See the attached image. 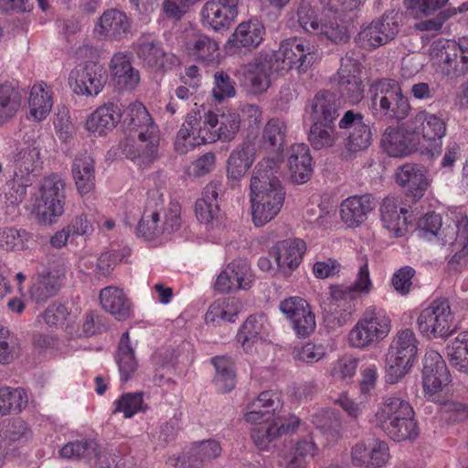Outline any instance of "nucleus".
<instances>
[{
    "label": "nucleus",
    "instance_id": "f257e3e1",
    "mask_svg": "<svg viewBox=\"0 0 468 468\" xmlns=\"http://www.w3.org/2000/svg\"><path fill=\"white\" fill-rule=\"evenodd\" d=\"M280 169L278 157L263 158L253 169L250 184L252 221L261 227L273 219L281 211L285 190L276 174Z\"/></svg>",
    "mask_w": 468,
    "mask_h": 468
},
{
    "label": "nucleus",
    "instance_id": "f03ea898",
    "mask_svg": "<svg viewBox=\"0 0 468 468\" xmlns=\"http://www.w3.org/2000/svg\"><path fill=\"white\" fill-rule=\"evenodd\" d=\"M372 423L397 442L414 441L420 434L413 407L399 396L382 399L374 413Z\"/></svg>",
    "mask_w": 468,
    "mask_h": 468
},
{
    "label": "nucleus",
    "instance_id": "7ed1b4c3",
    "mask_svg": "<svg viewBox=\"0 0 468 468\" xmlns=\"http://www.w3.org/2000/svg\"><path fill=\"white\" fill-rule=\"evenodd\" d=\"M367 108L375 119L397 122L405 120L411 110L400 84L392 79L377 80L370 84Z\"/></svg>",
    "mask_w": 468,
    "mask_h": 468
},
{
    "label": "nucleus",
    "instance_id": "20e7f679",
    "mask_svg": "<svg viewBox=\"0 0 468 468\" xmlns=\"http://www.w3.org/2000/svg\"><path fill=\"white\" fill-rule=\"evenodd\" d=\"M419 341L410 328L398 330L386 356V380L399 382L410 371L418 353Z\"/></svg>",
    "mask_w": 468,
    "mask_h": 468
},
{
    "label": "nucleus",
    "instance_id": "39448f33",
    "mask_svg": "<svg viewBox=\"0 0 468 468\" xmlns=\"http://www.w3.org/2000/svg\"><path fill=\"white\" fill-rule=\"evenodd\" d=\"M391 330V319L376 306L366 308L348 334V342L356 348H366L385 339Z\"/></svg>",
    "mask_w": 468,
    "mask_h": 468
},
{
    "label": "nucleus",
    "instance_id": "423d86ee",
    "mask_svg": "<svg viewBox=\"0 0 468 468\" xmlns=\"http://www.w3.org/2000/svg\"><path fill=\"white\" fill-rule=\"evenodd\" d=\"M431 56L442 74L449 78L463 77L468 73V39H439L431 47Z\"/></svg>",
    "mask_w": 468,
    "mask_h": 468
},
{
    "label": "nucleus",
    "instance_id": "0eeeda50",
    "mask_svg": "<svg viewBox=\"0 0 468 468\" xmlns=\"http://www.w3.org/2000/svg\"><path fill=\"white\" fill-rule=\"evenodd\" d=\"M409 131L419 139L420 151L431 155L440 154L442 138L446 133V124L437 114L425 110L418 112L409 121Z\"/></svg>",
    "mask_w": 468,
    "mask_h": 468
},
{
    "label": "nucleus",
    "instance_id": "6e6552de",
    "mask_svg": "<svg viewBox=\"0 0 468 468\" xmlns=\"http://www.w3.org/2000/svg\"><path fill=\"white\" fill-rule=\"evenodd\" d=\"M268 54L279 72L292 69L299 73L305 72L317 59L315 47L304 45L303 40L296 37L283 40L277 50L269 51Z\"/></svg>",
    "mask_w": 468,
    "mask_h": 468
},
{
    "label": "nucleus",
    "instance_id": "1a4fd4ad",
    "mask_svg": "<svg viewBox=\"0 0 468 468\" xmlns=\"http://www.w3.org/2000/svg\"><path fill=\"white\" fill-rule=\"evenodd\" d=\"M65 205V182L58 175L45 177L36 199V211L44 224L53 223L63 214Z\"/></svg>",
    "mask_w": 468,
    "mask_h": 468
},
{
    "label": "nucleus",
    "instance_id": "9d476101",
    "mask_svg": "<svg viewBox=\"0 0 468 468\" xmlns=\"http://www.w3.org/2000/svg\"><path fill=\"white\" fill-rule=\"evenodd\" d=\"M453 314L447 300H435L423 309L417 318L420 333L428 338L450 336L452 327Z\"/></svg>",
    "mask_w": 468,
    "mask_h": 468
},
{
    "label": "nucleus",
    "instance_id": "9b49d317",
    "mask_svg": "<svg viewBox=\"0 0 468 468\" xmlns=\"http://www.w3.org/2000/svg\"><path fill=\"white\" fill-rule=\"evenodd\" d=\"M240 123V115L235 110L229 109L220 113L208 111L204 113L203 125L199 133L204 144L217 141L229 143L239 133Z\"/></svg>",
    "mask_w": 468,
    "mask_h": 468
},
{
    "label": "nucleus",
    "instance_id": "f8f14e48",
    "mask_svg": "<svg viewBox=\"0 0 468 468\" xmlns=\"http://www.w3.org/2000/svg\"><path fill=\"white\" fill-rule=\"evenodd\" d=\"M159 141L158 126H152L145 132L129 133L122 144V151L137 165L145 167L156 160Z\"/></svg>",
    "mask_w": 468,
    "mask_h": 468
},
{
    "label": "nucleus",
    "instance_id": "ddd939ff",
    "mask_svg": "<svg viewBox=\"0 0 468 468\" xmlns=\"http://www.w3.org/2000/svg\"><path fill=\"white\" fill-rule=\"evenodd\" d=\"M133 48L143 67L152 70H168L179 65V59L164 50L161 42L151 34H143L133 43Z\"/></svg>",
    "mask_w": 468,
    "mask_h": 468
},
{
    "label": "nucleus",
    "instance_id": "4468645a",
    "mask_svg": "<svg viewBox=\"0 0 468 468\" xmlns=\"http://www.w3.org/2000/svg\"><path fill=\"white\" fill-rule=\"evenodd\" d=\"M69 80L77 95L97 96L102 90L105 81L103 67L93 61L85 62L71 71Z\"/></svg>",
    "mask_w": 468,
    "mask_h": 468
},
{
    "label": "nucleus",
    "instance_id": "2eb2a0df",
    "mask_svg": "<svg viewBox=\"0 0 468 468\" xmlns=\"http://www.w3.org/2000/svg\"><path fill=\"white\" fill-rule=\"evenodd\" d=\"M65 459H78L91 463L95 460L97 468H121L115 458L102 452L95 440L76 441L65 444L59 451Z\"/></svg>",
    "mask_w": 468,
    "mask_h": 468
},
{
    "label": "nucleus",
    "instance_id": "dca6fc26",
    "mask_svg": "<svg viewBox=\"0 0 468 468\" xmlns=\"http://www.w3.org/2000/svg\"><path fill=\"white\" fill-rule=\"evenodd\" d=\"M240 0H208L200 15L203 25L215 31L227 30L238 16Z\"/></svg>",
    "mask_w": 468,
    "mask_h": 468
},
{
    "label": "nucleus",
    "instance_id": "f3484780",
    "mask_svg": "<svg viewBox=\"0 0 468 468\" xmlns=\"http://www.w3.org/2000/svg\"><path fill=\"white\" fill-rule=\"evenodd\" d=\"M443 245H449L453 253L448 261L449 268L460 271L468 265V217L461 216L459 225L446 228Z\"/></svg>",
    "mask_w": 468,
    "mask_h": 468
},
{
    "label": "nucleus",
    "instance_id": "a211bd4d",
    "mask_svg": "<svg viewBox=\"0 0 468 468\" xmlns=\"http://www.w3.org/2000/svg\"><path fill=\"white\" fill-rule=\"evenodd\" d=\"M253 282L250 263L243 259L232 261L218 274L215 290L219 292H230L239 290H248Z\"/></svg>",
    "mask_w": 468,
    "mask_h": 468
},
{
    "label": "nucleus",
    "instance_id": "6ab92c4d",
    "mask_svg": "<svg viewBox=\"0 0 468 468\" xmlns=\"http://www.w3.org/2000/svg\"><path fill=\"white\" fill-rule=\"evenodd\" d=\"M131 27V20L124 12L111 8L98 18L93 34L100 40L119 41L130 33Z\"/></svg>",
    "mask_w": 468,
    "mask_h": 468
},
{
    "label": "nucleus",
    "instance_id": "aec40b11",
    "mask_svg": "<svg viewBox=\"0 0 468 468\" xmlns=\"http://www.w3.org/2000/svg\"><path fill=\"white\" fill-rule=\"evenodd\" d=\"M338 87L344 98L352 104L360 102L364 98L365 86L360 74L359 62L348 56L341 59L338 69Z\"/></svg>",
    "mask_w": 468,
    "mask_h": 468
},
{
    "label": "nucleus",
    "instance_id": "412c9836",
    "mask_svg": "<svg viewBox=\"0 0 468 468\" xmlns=\"http://www.w3.org/2000/svg\"><path fill=\"white\" fill-rule=\"evenodd\" d=\"M338 126L340 129L349 131L346 139V147L349 152L363 151L370 145L371 130L364 122V116L360 112H355L352 110L346 112L339 121Z\"/></svg>",
    "mask_w": 468,
    "mask_h": 468
},
{
    "label": "nucleus",
    "instance_id": "4be33fe9",
    "mask_svg": "<svg viewBox=\"0 0 468 468\" xmlns=\"http://www.w3.org/2000/svg\"><path fill=\"white\" fill-rule=\"evenodd\" d=\"M258 142L255 138L246 139L237 145L227 160V176L229 180H240L255 161Z\"/></svg>",
    "mask_w": 468,
    "mask_h": 468
},
{
    "label": "nucleus",
    "instance_id": "5701e85b",
    "mask_svg": "<svg viewBox=\"0 0 468 468\" xmlns=\"http://www.w3.org/2000/svg\"><path fill=\"white\" fill-rule=\"evenodd\" d=\"M66 268L62 261H58L54 266L38 273L36 282L30 289V295L36 302H46L54 297L60 290Z\"/></svg>",
    "mask_w": 468,
    "mask_h": 468
},
{
    "label": "nucleus",
    "instance_id": "b1692460",
    "mask_svg": "<svg viewBox=\"0 0 468 468\" xmlns=\"http://www.w3.org/2000/svg\"><path fill=\"white\" fill-rule=\"evenodd\" d=\"M381 144L385 152L393 157H400L410 152L420 151L419 139L410 133L409 122L404 129L388 127L382 135Z\"/></svg>",
    "mask_w": 468,
    "mask_h": 468
},
{
    "label": "nucleus",
    "instance_id": "393cba45",
    "mask_svg": "<svg viewBox=\"0 0 468 468\" xmlns=\"http://www.w3.org/2000/svg\"><path fill=\"white\" fill-rule=\"evenodd\" d=\"M376 205L375 198L369 194L349 197L340 205V218L347 227H358L367 219Z\"/></svg>",
    "mask_w": 468,
    "mask_h": 468
},
{
    "label": "nucleus",
    "instance_id": "a878e982",
    "mask_svg": "<svg viewBox=\"0 0 468 468\" xmlns=\"http://www.w3.org/2000/svg\"><path fill=\"white\" fill-rule=\"evenodd\" d=\"M396 182L411 194L414 199L420 198L427 190L430 180L427 169L418 164L407 163L397 168Z\"/></svg>",
    "mask_w": 468,
    "mask_h": 468
},
{
    "label": "nucleus",
    "instance_id": "bb28decb",
    "mask_svg": "<svg viewBox=\"0 0 468 468\" xmlns=\"http://www.w3.org/2000/svg\"><path fill=\"white\" fill-rule=\"evenodd\" d=\"M282 407L281 399L276 393L263 391L248 405L244 419L249 423L271 422Z\"/></svg>",
    "mask_w": 468,
    "mask_h": 468
},
{
    "label": "nucleus",
    "instance_id": "cd10ccee",
    "mask_svg": "<svg viewBox=\"0 0 468 468\" xmlns=\"http://www.w3.org/2000/svg\"><path fill=\"white\" fill-rule=\"evenodd\" d=\"M269 335V323L262 314H253L247 318L237 334V339L246 353H252Z\"/></svg>",
    "mask_w": 468,
    "mask_h": 468
},
{
    "label": "nucleus",
    "instance_id": "c85d7f7f",
    "mask_svg": "<svg viewBox=\"0 0 468 468\" xmlns=\"http://www.w3.org/2000/svg\"><path fill=\"white\" fill-rule=\"evenodd\" d=\"M306 246L303 239H287L277 242L271 250L278 268L283 271L296 269L302 261Z\"/></svg>",
    "mask_w": 468,
    "mask_h": 468
},
{
    "label": "nucleus",
    "instance_id": "c756f323",
    "mask_svg": "<svg viewBox=\"0 0 468 468\" xmlns=\"http://www.w3.org/2000/svg\"><path fill=\"white\" fill-rule=\"evenodd\" d=\"M276 70L275 63L268 52L261 53L253 62L248 64L245 80L255 93L266 90L271 83V76Z\"/></svg>",
    "mask_w": 468,
    "mask_h": 468
},
{
    "label": "nucleus",
    "instance_id": "7c9ffc66",
    "mask_svg": "<svg viewBox=\"0 0 468 468\" xmlns=\"http://www.w3.org/2000/svg\"><path fill=\"white\" fill-rule=\"evenodd\" d=\"M204 115L199 111L189 112L179 129L176 140V150L180 154H186L195 145L204 144L199 130L202 129Z\"/></svg>",
    "mask_w": 468,
    "mask_h": 468
},
{
    "label": "nucleus",
    "instance_id": "2f4dec72",
    "mask_svg": "<svg viewBox=\"0 0 468 468\" xmlns=\"http://www.w3.org/2000/svg\"><path fill=\"white\" fill-rule=\"evenodd\" d=\"M109 69L112 80L120 89L133 90L140 82L139 70L133 66L127 53L113 54Z\"/></svg>",
    "mask_w": 468,
    "mask_h": 468
},
{
    "label": "nucleus",
    "instance_id": "473e14b6",
    "mask_svg": "<svg viewBox=\"0 0 468 468\" xmlns=\"http://www.w3.org/2000/svg\"><path fill=\"white\" fill-rule=\"evenodd\" d=\"M288 166L292 183L304 184L311 178L313 158L305 144H296L291 147Z\"/></svg>",
    "mask_w": 468,
    "mask_h": 468
},
{
    "label": "nucleus",
    "instance_id": "72a5a7b5",
    "mask_svg": "<svg viewBox=\"0 0 468 468\" xmlns=\"http://www.w3.org/2000/svg\"><path fill=\"white\" fill-rule=\"evenodd\" d=\"M221 450L219 442L215 440L196 442L187 452H183L178 457L177 463L183 468H201L219 456Z\"/></svg>",
    "mask_w": 468,
    "mask_h": 468
},
{
    "label": "nucleus",
    "instance_id": "f704fd0d",
    "mask_svg": "<svg viewBox=\"0 0 468 468\" xmlns=\"http://www.w3.org/2000/svg\"><path fill=\"white\" fill-rule=\"evenodd\" d=\"M100 302L102 308L117 320H126L132 315L133 305L122 290L109 286L100 292Z\"/></svg>",
    "mask_w": 468,
    "mask_h": 468
},
{
    "label": "nucleus",
    "instance_id": "c9c22d12",
    "mask_svg": "<svg viewBox=\"0 0 468 468\" xmlns=\"http://www.w3.org/2000/svg\"><path fill=\"white\" fill-rule=\"evenodd\" d=\"M339 101L335 94L321 90L311 102L310 117L312 122L334 124L339 115Z\"/></svg>",
    "mask_w": 468,
    "mask_h": 468
},
{
    "label": "nucleus",
    "instance_id": "e433bc0d",
    "mask_svg": "<svg viewBox=\"0 0 468 468\" xmlns=\"http://www.w3.org/2000/svg\"><path fill=\"white\" fill-rule=\"evenodd\" d=\"M121 110L117 103L109 102L97 108L87 119L86 129L102 135L112 130L121 119Z\"/></svg>",
    "mask_w": 468,
    "mask_h": 468
},
{
    "label": "nucleus",
    "instance_id": "4c0bfd02",
    "mask_svg": "<svg viewBox=\"0 0 468 468\" xmlns=\"http://www.w3.org/2000/svg\"><path fill=\"white\" fill-rule=\"evenodd\" d=\"M22 103L23 95L16 85L9 81L0 83V127L16 116Z\"/></svg>",
    "mask_w": 468,
    "mask_h": 468
},
{
    "label": "nucleus",
    "instance_id": "58836bf2",
    "mask_svg": "<svg viewBox=\"0 0 468 468\" xmlns=\"http://www.w3.org/2000/svg\"><path fill=\"white\" fill-rule=\"evenodd\" d=\"M52 105V97L47 84L41 82L34 85L28 98L29 114L27 118L34 122L43 121L49 114Z\"/></svg>",
    "mask_w": 468,
    "mask_h": 468
},
{
    "label": "nucleus",
    "instance_id": "ea45409f",
    "mask_svg": "<svg viewBox=\"0 0 468 468\" xmlns=\"http://www.w3.org/2000/svg\"><path fill=\"white\" fill-rule=\"evenodd\" d=\"M72 176L79 193L83 195L93 190L95 169L91 155L83 154L75 158L72 165Z\"/></svg>",
    "mask_w": 468,
    "mask_h": 468
},
{
    "label": "nucleus",
    "instance_id": "a19ab883",
    "mask_svg": "<svg viewBox=\"0 0 468 468\" xmlns=\"http://www.w3.org/2000/svg\"><path fill=\"white\" fill-rule=\"evenodd\" d=\"M380 212L384 228L389 230L394 237H400L406 232L407 218L405 214L407 209L401 207L399 211L395 198H385Z\"/></svg>",
    "mask_w": 468,
    "mask_h": 468
},
{
    "label": "nucleus",
    "instance_id": "79ce46f5",
    "mask_svg": "<svg viewBox=\"0 0 468 468\" xmlns=\"http://www.w3.org/2000/svg\"><path fill=\"white\" fill-rule=\"evenodd\" d=\"M264 27L259 21L240 23L229 40L235 48H254L263 39Z\"/></svg>",
    "mask_w": 468,
    "mask_h": 468
},
{
    "label": "nucleus",
    "instance_id": "37998d69",
    "mask_svg": "<svg viewBox=\"0 0 468 468\" xmlns=\"http://www.w3.org/2000/svg\"><path fill=\"white\" fill-rule=\"evenodd\" d=\"M186 50L197 60L212 62L218 56V45L207 35L194 34L186 41Z\"/></svg>",
    "mask_w": 468,
    "mask_h": 468
},
{
    "label": "nucleus",
    "instance_id": "c03bdc74",
    "mask_svg": "<svg viewBox=\"0 0 468 468\" xmlns=\"http://www.w3.org/2000/svg\"><path fill=\"white\" fill-rule=\"evenodd\" d=\"M116 363L119 367L121 380L126 382L132 378L138 367L134 351L129 342V334H122L116 355Z\"/></svg>",
    "mask_w": 468,
    "mask_h": 468
},
{
    "label": "nucleus",
    "instance_id": "a18cd8bd",
    "mask_svg": "<svg viewBox=\"0 0 468 468\" xmlns=\"http://www.w3.org/2000/svg\"><path fill=\"white\" fill-rule=\"evenodd\" d=\"M216 371L215 385L221 392H229L235 387L236 374L234 362L226 356H218L211 359Z\"/></svg>",
    "mask_w": 468,
    "mask_h": 468
},
{
    "label": "nucleus",
    "instance_id": "49530a36",
    "mask_svg": "<svg viewBox=\"0 0 468 468\" xmlns=\"http://www.w3.org/2000/svg\"><path fill=\"white\" fill-rule=\"evenodd\" d=\"M461 218L452 219L449 223L443 225L442 218L439 214L428 213L418 222V236L431 239V237H438L443 244L444 230L446 228L455 227L459 225Z\"/></svg>",
    "mask_w": 468,
    "mask_h": 468
},
{
    "label": "nucleus",
    "instance_id": "de8ad7c7",
    "mask_svg": "<svg viewBox=\"0 0 468 468\" xmlns=\"http://www.w3.org/2000/svg\"><path fill=\"white\" fill-rule=\"evenodd\" d=\"M339 137L334 124L312 122L308 142L314 150L333 147Z\"/></svg>",
    "mask_w": 468,
    "mask_h": 468
},
{
    "label": "nucleus",
    "instance_id": "09e8293b",
    "mask_svg": "<svg viewBox=\"0 0 468 468\" xmlns=\"http://www.w3.org/2000/svg\"><path fill=\"white\" fill-rule=\"evenodd\" d=\"M124 123L129 133L145 132L152 126H157L153 122L146 108L141 102L131 103L124 112Z\"/></svg>",
    "mask_w": 468,
    "mask_h": 468
},
{
    "label": "nucleus",
    "instance_id": "8fccbe9b",
    "mask_svg": "<svg viewBox=\"0 0 468 468\" xmlns=\"http://www.w3.org/2000/svg\"><path fill=\"white\" fill-rule=\"evenodd\" d=\"M447 356L453 367L468 374V331L460 333L448 346Z\"/></svg>",
    "mask_w": 468,
    "mask_h": 468
},
{
    "label": "nucleus",
    "instance_id": "3c124183",
    "mask_svg": "<svg viewBox=\"0 0 468 468\" xmlns=\"http://www.w3.org/2000/svg\"><path fill=\"white\" fill-rule=\"evenodd\" d=\"M137 232L145 239H153L163 233L160 212L157 208L147 207L144 211Z\"/></svg>",
    "mask_w": 468,
    "mask_h": 468
},
{
    "label": "nucleus",
    "instance_id": "603ef678",
    "mask_svg": "<svg viewBox=\"0 0 468 468\" xmlns=\"http://www.w3.org/2000/svg\"><path fill=\"white\" fill-rule=\"evenodd\" d=\"M287 132L285 122L279 118H271L265 124L262 132L264 144H268L274 151L280 150L283 144Z\"/></svg>",
    "mask_w": 468,
    "mask_h": 468
},
{
    "label": "nucleus",
    "instance_id": "864d4df0",
    "mask_svg": "<svg viewBox=\"0 0 468 468\" xmlns=\"http://www.w3.org/2000/svg\"><path fill=\"white\" fill-rule=\"evenodd\" d=\"M30 238V234L25 229L7 227L1 228L0 250L5 251L23 250L26 248Z\"/></svg>",
    "mask_w": 468,
    "mask_h": 468
},
{
    "label": "nucleus",
    "instance_id": "5fc2aeb1",
    "mask_svg": "<svg viewBox=\"0 0 468 468\" xmlns=\"http://www.w3.org/2000/svg\"><path fill=\"white\" fill-rule=\"evenodd\" d=\"M114 413L122 412L124 418H132L138 412H144L147 405L144 402L143 392H128L122 395L115 402Z\"/></svg>",
    "mask_w": 468,
    "mask_h": 468
},
{
    "label": "nucleus",
    "instance_id": "6e6d98bb",
    "mask_svg": "<svg viewBox=\"0 0 468 468\" xmlns=\"http://www.w3.org/2000/svg\"><path fill=\"white\" fill-rule=\"evenodd\" d=\"M376 24L381 30L385 44L393 40L399 34L402 21V14L399 11L390 10L385 12L379 18L375 19Z\"/></svg>",
    "mask_w": 468,
    "mask_h": 468
},
{
    "label": "nucleus",
    "instance_id": "4d7b16f0",
    "mask_svg": "<svg viewBox=\"0 0 468 468\" xmlns=\"http://www.w3.org/2000/svg\"><path fill=\"white\" fill-rule=\"evenodd\" d=\"M20 351L18 338L5 326H0V364H9Z\"/></svg>",
    "mask_w": 468,
    "mask_h": 468
},
{
    "label": "nucleus",
    "instance_id": "13d9d810",
    "mask_svg": "<svg viewBox=\"0 0 468 468\" xmlns=\"http://www.w3.org/2000/svg\"><path fill=\"white\" fill-rule=\"evenodd\" d=\"M381 30L373 20L368 25L361 27L360 31L355 37L356 43L364 49H375L386 45L382 37Z\"/></svg>",
    "mask_w": 468,
    "mask_h": 468
},
{
    "label": "nucleus",
    "instance_id": "bf43d9fd",
    "mask_svg": "<svg viewBox=\"0 0 468 468\" xmlns=\"http://www.w3.org/2000/svg\"><path fill=\"white\" fill-rule=\"evenodd\" d=\"M332 300L337 307H341L344 314V320L349 319L353 313L352 302L356 294L355 290L349 285L336 284L330 287Z\"/></svg>",
    "mask_w": 468,
    "mask_h": 468
},
{
    "label": "nucleus",
    "instance_id": "052dcab7",
    "mask_svg": "<svg viewBox=\"0 0 468 468\" xmlns=\"http://www.w3.org/2000/svg\"><path fill=\"white\" fill-rule=\"evenodd\" d=\"M279 428L272 421L261 423L251 430V438L260 451L271 449L273 441L279 437Z\"/></svg>",
    "mask_w": 468,
    "mask_h": 468
},
{
    "label": "nucleus",
    "instance_id": "680f3d73",
    "mask_svg": "<svg viewBox=\"0 0 468 468\" xmlns=\"http://www.w3.org/2000/svg\"><path fill=\"white\" fill-rule=\"evenodd\" d=\"M17 169L24 176V174L30 175L38 173L41 169L40 150L37 147H29L20 152L17 159Z\"/></svg>",
    "mask_w": 468,
    "mask_h": 468
},
{
    "label": "nucleus",
    "instance_id": "e2e57ef3",
    "mask_svg": "<svg viewBox=\"0 0 468 468\" xmlns=\"http://www.w3.org/2000/svg\"><path fill=\"white\" fill-rule=\"evenodd\" d=\"M316 452V445L312 438H304L297 441L294 452L288 463V468H303L307 459L313 458Z\"/></svg>",
    "mask_w": 468,
    "mask_h": 468
},
{
    "label": "nucleus",
    "instance_id": "0e129e2a",
    "mask_svg": "<svg viewBox=\"0 0 468 468\" xmlns=\"http://www.w3.org/2000/svg\"><path fill=\"white\" fill-rule=\"evenodd\" d=\"M300 27L307 33L317 36L322 30L323 21L320 20L315 11L309 3L303 2L297 11Z\"/></svg>",
    "mask_w": 468,
    "mask_h": 468
},
{
    "label": "nucleus",
    "instance_id": "69168bd1",
    "mask_svg": "<svg viewBox=\"0 0 468 468\" xmlns=\"http://www.w3.org/2000/svg\"><path fill=\"white\" fill-rule=\"evenodd\" d=\"M317 36L335 44L346 43L350 38L347 26L345 23L338 24L334 21L323 22L322 30Z\"/></svg>",
    "mask_w": 468,
    "mask_h": 468
},
{
    "label": "nucleus",
    "instance_id": "338daca9",
    "mask_svg": "<svg viewBox=\"0 0 468 468\" xmlns=\"http://www.w3.org/2000/svg\"><path fill=\"white\" fill-rule=\"evenodd\" d=\"M357 366L356 357L352 355H344L334 363L331 375L339 380L350 379L355 376Z\"/></svg>",
    "mask_w": 468,
    "mask_h": 468
},
{
    "label": "nucleus",
    "instance_id": "774afa93",
    "mask_svg": "<svg viewBox=\"0 0 468 468\" xmlns=\"http://www.w3.org/2000/svg\"><path fill=\"white\" fill-rule=\"evenodd\" d=\"M213 97L216 101H221L226 98H232L236 94L234 82L224 71H218L214 74Z\"/></svg>",
    "mask_w": 468,
    "mask_h": 468
}]
</instances>
